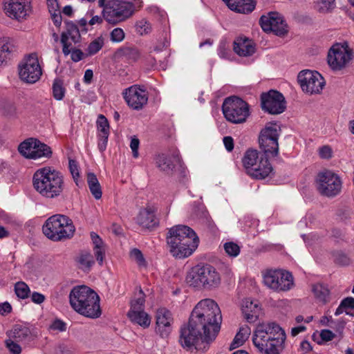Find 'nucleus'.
<instances>
[{"label": "nucleus", "instance_id": "35", "mask_svg": "<svg viewBox=\"0 0 354 354\" xmlns=\"http://www.w3.org/2000/svg\"><path fill=\"white\" fill-rule=\"evenodd\" d=\"M12 46L10 38H0V66L7 63L12 52Z\"/></svg>", "mask_w": 354, "mask_h": 354}, {"label": "nucleus", "instance_id": "64", "mask_svg": "<svg viewBox=\"0 0 354 354\" xmlns=\"http://www.w3.org/2000/svg\"><path fill=\"white\" fill-rule=\"evenodd\" d=\"M104 17L100 16H93L88 21V25L94 26L95 24H101L103 21Z\"/></svg>", "mask_w": 354, "mask_h": 354}, {"label": "nucleus", "instance_id": "61", "mask_svg": "<svg viewBox=\"0 0 354 354\" xmlns=\"http://www.w3.org/2000/svg\"><path fill=\"white\" fill-rule=\"evenodd\" d=\"M139 140L133 137L131 140L130 147L132 150L133 155H138V151L139 147Z\"/></svg>", "mask_w": 354, "mask_h": 354}, {"label": "nucleus", "instance_id": "9", "mask_svg": "<svg viewBox=\"0 0 354 354\" xmlns=\"http://www.w3.org/2000/svg\"><path fill=\"white\" fill-rule=\"evenodd\" d=\"M222 111L225 118L233 124L245 122L250 115L248 104L236 96L229 97L224 100Z\"/></svg>", "mask_w": 354, "mask_h": 354}, {"label": "nucleus", "instance_id": "40", "mask_svg": "<svg viewBox=\"0 0 354 354\" xmlns=\"http://www.w3.org/2000/svg\"><path fill=\"white\" fill-rule=\"evenodd\" d=\"M104 45V39L100 36L93 40L86 48L88 55H93L98 53Z\"/></svg>", "mask_w": 354, "mask_h": 354}, {"label": "nucleus", "instance_id": "13", "mask_svg": "<svg viewBox=\"0 0 354 354\" xmlns=\"http://www.w3.org/2000/svg\"><path fill=\"white\" fill-rule=\"evenodd\" d=\"M315 182L317 189L322 196L332 198L341 192L342 180L337 174L332 171L326 169L319 172Z\"/></svg>", "mask_w": 354, "mask_h": 354}, {"label": "nucleus", "instance_id": "21", "mask_svg": "<svg viewBox=\"0 0 354 354\" xmlns=\"http://www.w3.org/2000/svg\"><path fill=\"white\" fill-rule=\"evenodd\" d=\"M122 95L127 105L133 110L142 109L148 102L147 91L138 85L124 89Z\"/></svg>", "mask_w": 354, "mask_h": 354}, {"label": "nucleus", "instance_id": "22", "mask_svg": "<svg viewBox=\"0 0 354 354\" xmlns=\"http://www.w3.org/2000/svg\"><path fill=\"white\" fill-rule=\"evenodd\" d=\"M17 149L20 155H51L53 153L48 145L32 137L21 142Z\"/></svg>", "mask_w": 354, "mask_h": 354}, {"label": "nucleus", "instance_id": "17", "mask_svg": "<svg viewBox=\"0 0 354 354\" xmlns=\"http://www.w3.org/2000/svg\"><path fill=\"white\" fill-rule=\"evenodd\" d=\"M242 162L248 174L256 179H264L272 170L267 156H243Z\"/></svg>", "mask_w": 354, "mask_h": 354}, {"label": "nucleus", "instance_id": "5", "mask_svg": "<svg viewBox=\"0 0 354 354\" xmlns=\"http://www.w3.org/2000/svg\"><path fill=\"white\" fill-rule=\"evenodd\" d=\"M210 333L203 326L189 319L187 325L181 328L180 342L181 346L188 351L193 348L205 349L216 337Z\"/></svg>", "mask_w": 354, "mask_h": 354}, {"label": "nucleus", "instance_id": "50", "mask_svg": "<svg viewBox=\"0 0 354 354\" xmlns=\"http://www.w3.org/2000/svg\"><path fill=\"white\" fill-rule=\"evenodd\" d=\"M274 346H272L269 343L266 344V346L263 347V349L259 348L258 350L264 354H279V345L280 343H273Z\"/></svg>", "mask_w": 354, "mask_h": 354}, {"label": "nucleus", "instance_id": "55", "mask_svg": "<svg viewBox=\"0 0 354 354\" xmlns=\"http://www.w3.org/2000/svg\"><path fill=\"white\" fill-rule=\"evenodd\" d=\"M223 144L224 146L227 151V152H231L234 149V140L230 136H225L223 138Z\"/></svg>", "mask_w": 354, "mask_h": 354}, {"label": "nucleus", "instance_id": "56", "mask_svg": "<svg viewBox=\"0 0 354 354\" xmlns=\"http://www.w3.org/2000/svg\"><path fill=\"white\" fill-rule=\"evenodd\" d=\"M230 50L225 48V43H221L218 48V54L221 58H227Z\"/></svg>", "mask_w": 354, "mask_h": 354}, {"label": "nucleus", "instance_id": "49", "mask_svg": "<svg viewBox=\"0 0 354 354\" xmlns=\"http://www.w3.org/2000/svg\"><path fill=\"white\" fill-rule=\"evenodd\" d=\"M225 252L230 257H236L240 252L239 246L234 242H227L224 244Z\"/></svg>", "mask_w": 354, "mask_h": 354}, {"label": "nucleus", "instance_id": "28", "mask_svg": "<svg viewBox=\"0 0 354 354\" xmlns=\"http://www.w3.org/2000/svg\"><path fill=\"white\" fill-rule=\"evenodd\" d=\"M234 50L239 56L248 57L254 53L255 46L252 40L240 37L234 41Z\"/></svg>", "mask_w": 354, "mask_h": 354}, {"label": "nucleus", "instance_id": "7", "mask_svg": "<svg viewBox=\"0 0 354 354\" xmlns=\"http://www.w3.org/2000/svg\"><path fill=\"white\" fill-rule=\"evenodd\" d=\"M43 232L49 239L59 241L73 236L75 228L69 217L55 214L48 218L43 225Z\"/></svg>", "mask_w": 354, "mask_h": 354}, {"label": "nucleus", "instance_id": "33", "mask_svg": "<svg viewBox=\"0 0 354 354\" xmlns=\"http://www.w3.org/2000/svg\"><path fill=\"white\" fill-rule=\"evenodd\" d=\"M127 315L132 322L144 328H148L151 324V318L144 310H129Z\"/></svg>", "mask_w": 354, "mask_h": 354}, {"label": "nucleus", "instance_id": "39", "mask_svg": "<svg viewBox=\"0 0 354 354\" xmlns=\"http://www.w3.org/2000/svg\"><path fill=\"white\" fill-rule=\"evenodd\" d=\"M312 291L314 293L315 297L319 301L324 303L326 302L330 292L328 288L326 286L322 283L314 284L312 286Z\"/></svg>", "mask_w": 354, "mask_h": 354}, {"label": "nucleus", "instance_id": "2", "mask_svg": "<svg viewBox=\"0 0 354 354\" xmlns=\"http://www.w3.org/2000/svg\"><path fill=\"white\" fill-rule=\"evenodd\" d=\"M72 308L80 315L89 318H97L101 315L100 297L86 286L74 287L69 295Z\"/></svg>", "mask_w": 354, "mask_h": 354}, {"label": "nucleus", "instance_id": "4", "mask_svg": "<svg viewBox=\"0 0 354 354\" xmlns=\"http://www.w3.org/2000/svg\"><path fill=\"white\" fill-rule=\"evenodd\" d=\"M33 186L42 196L54 198L60 196L64 191V177L55 169L44 167L35 173Z\"/></svg>", "mask_w": 354, "mask_h": 354}, {"label": "nucleus", "instance_id": "16", "mask_svg": "<svg viewBox=\"0 0 354 354\" xmlns=\"http://www.w3.org/2000/svg\"><path fill=\"white\" fill-rule=\"evenodd\" d=\"M3 8L9 18L19 22L28 19L33 12L31 0H3Z\"/></svg>", "mask_w": 354, "mask_h": 354}, {"label": "nucleus", "instance_id": "34", "mask_svg": "<svg viewBox=\"0 0 354 354\" xmlns=\"http://www.w3.org/2000/svg\"><path fill=\"white\" fill-rule=\"evenodd\" d=\"M155 161L157 167L167 174H171L176 167L174 156H156Z\"/></svg>", "mask_w": 354, "mask_h": 354}, {"label": "nucleus", "instance_id": "29", "mask_svg": "<svg viewBox=\"0 0 354 354\" xmlns=\"http://www.w3.org/2000/svg\"><path fill=\"white\" fill-rule=\"evenodd\" d=\"M8 337L14 339L19 342H29L32 339L30 329L24 325L16 324L6 332Z\"/></svg>", "mask_w": 354, "mask_h": 354}, {"label": "nucleus", "instance_id": "27", "mask_svg": "<svg viewBox=\"0 0 354 354\" xmlns=\"http://www.w3.org/2000/svg\"><path fill=\"white\" fill-rule=\"evenodd\" d=\"M77 268L84 272L91 271L92 267L95 265V259L90 251L83 250H80L74 259Z\"/></svg>", "mask_w": 354, "mask_h": 354}, {"label": "nucleus", "instance_id": "31", "mask_svg": "<svg viewBox=\"0 0 354 354\" xmlns=\"http://www.w3.org/2000/svg\"><path fill=\"white\" fill-rule=\"evenodd\" d=\"M242 313L248 322H254L259 315L260 308L257 302L254 303L249 299L243 301Z\"/></svg>", "mask_w": 354, "mask_h": 354}, {"label": "nucleus", "instance_id": "19", "mask_svg": "<svg viewBox=\"0 0 354 354\" xmlns=\"http://www.w3.org/2000/svg\"><path fill=\"white\" fill-rule=\"evenodd\" d=\"M259 24L263 31L283 36L288 31V25L283 16L277 12H270L261 17Z\"/></svg>", "mask_w": 354, "mask_h": 354}, {"label": "nucleus", "instance_id": "37", "mask_svg": "<svg viewBox=\"0 0 354 354\" xmlns=\"http://www.w3.org/2000/svg\"><path fill=\"white\" fill-rule=\"evenodd\" d=\"M87 183L89 189L94 198L97 200L101 198L102 194L101 186L96 176L93 173L88 174Z\"/></svg>", "mask_w": 354, "mask_h": 354}, {"label": "nucleus", "instance_id": "15", "mask_svg": "<svg viewBox=\"0 0 354 354\" xmlns=\"http://www.w3.org/2000/svg\"><path fill=\"white\" fill-rule=\"evenodd\" d=\"M19 78L24 82L34 84L42 75V68L37 53L24 57L18 67Z\"/></svg>", "mask_w": 354, "mask_h": 354}, {"label": "nucleus", "instance_id": "53", "mask_svg": "<svg viewBox=\"0 0 354 354\" xmlns=\"http://www.w3.org/2000/svg\"><path fill=\"white\" fill-rule=\"evenodd\" d=\"M70 54L71 59L73 62H77L83 59L84 54L82 51L80 49H77L76 48H73Z\"/></svg>", "mask_w": 354, "mask_h": 354}, {"label": "nucleus", "instance_id": "11", "mask_svg": "<svg viewBox=\"0 0 354 354\" xmlns=\"http://www.w3.org/2000/svg\"><path fill=\"white\" fill-rule=\"evenodd\" d=\"M134 11L133 3L115 0L110 5L106 6L103 9L102 14L108 24L117 25L130 18L133 15Z\"/></svg>", "mask_w": 354, "mask_h": 354}, {"label": "nucleus", "instance_id": "6", "mask_svg": "<svg viewBox=\"0 0 354 354\" xmlns=\"http://www.w3.org/2000/svg\"><path fill=\"white\" fill-rule=\"evenodd\" d=\"M186 281L190 286L210 290L219 286L221 276L212 265L198 264L187 272Z\"/></svg>", "mask_w": 354, "mask_h": 354}, {"label": "nucleus", "instance_id": "57", "mask_svg": "<svg viewBox=\"0 0 354 354\" xmlns=\"http://www.w3.org/2000/svg\"><path fill=\"white\" fill-rule=\"evenodd\" d=\"M320 337L322 340L328 342L332 340L335 335L329 330H322L320 333Z\"/></svg>", "mask_w": 354, "mask_h": 354}, {"label": "nucleus", "instance_id": "26", "mask_svg": "<svg viewBox=\"0 0 354 354\" xmlns=\"http://www.w3.org/2000/svg\"><path fill=\"white\" fill-rule=\"evenodd\" d=\"M138 223L143 227L151 229L158 224V221L155 215L154 208L147 206L141 209L137 217Z\"/></svg>", "mask_w": 354, "mask_h": 354}, {"label": "nucleus", "instance_id": "45", "mask_svg": "<svg viewBox=\"0 0 354 354\" xmlns=\"http://www.w3.org/2000/svg\"><path fill=\"white\" fill-rule=\"evenodd\" d=\"M130 257L132 260L135 261L139 266L145 267L147 266L144 256L140 250L137 248L133 249L130 252Z\"/></svg>", "mask_w": 354, "mask_h": 354}, {"label": "nucleus", "instance_id": "18", "mask_svg": "<svg viewBox=\"0 0 354 354\" xmlns=\"http://www.w3.org/2000/svg\"><path fill=\"white\" fill-rule=\"evenodd\" d=\"M298 82L302 91L309 94L320 93L325 85L323 77L318 72L309 70L299 73Z\"/></svg>", "mask_w": 354, "mask_h": 354}, {"label": "nucleus", "instance_id": "3", "mask_svg": "<svg viewBox=\"0 0 354 354\" xmlns=\"http://www.w3.org/2000/svg\"><path fill=\"white\" fill-rule=\"evenodd\" d=\"M189 319L209 330L213 336H217L222 322V316L218 304L211 299L200 301L193 309Z\"/></svg>", "mask_w": 354, "mask_h": 354}, {"label": "nucleus", "instance_id": "36", "mask_svg": "<svg viewBox=\"0 0 354 354\" xmlns=\"http://www.w3.org/2000/svg\"><path fill=\"white\" fill-rule=\"evenodd\" d=\"M251 333L250 328L248 325H244L239 328V332L235 335L233 342L230 345V349H234L241 345L248 339Z\"/></svg>", "mask_w": 354, "mask_h": 354}, {"label": "nucleus", "instance_id": "32", "mask_svg": "<svg viewBox=\"0 0 354 354\" xmlns=\"http://www.w3.org/2000/svg\"><path fill=\"white\" fill-rule=\"evenodd\" d=\"M91 239L93 244V251L96 260L98 264L102 266L105 257L106 245L95 232H91Z\"/></svg>", "mask_w": 354, "mask_h": 354}, {"label": "nucleus", "instance_id": "23", "mask_svg": "<svg viewBox=\"0 0 354 354\" xmlns=\"http://www.w3.org/2000/svg\"><path fill=\"white\" fill-rule=\"evenodd\" d=\"M173 317L165 308H158L156 313V333L161 337H167L172 330Z\"/></svg>", "mask_w": 354, "mask_h": 354}, {"label": "nucleus", "instance_id": "60", "mask_svg": "<svg viewBox=\"0 0 354 354\" xmlns=\"http://www.w3.org/2000/svg\"><path fill=\"white\" fill-rule=\"evenodd\" d=\"M47 6L50 12H57L59 10V3L57 0H46Z\"/></svg>", "mask_w": 354, "mask_h": 354}, {"label": "nucleus", "instance_id": "58", "mask_svg": "<svg viewBox=\"0 0 354 354\" xmlns=\"http://www.w3.org/2000/svg\"><path fill=\"white\" fill-rule=\"evenodd\" d=\"M31 299H32V302L37 304H40L44 301L45 297L44 295H42L41 293L34 292L32 294Z\"/></svg>", "mask_w": 354, "mask_h": 354}, {"label": "nucleus", "instance_id": "44", "mask_svg": "<svg viewBox=\"0 0 354 354\" xmlns=\"http://www.w3.org/2000/svg\"><path fill=\"white\" fill-rule=\"evenodd\" d=\"M136 30L140 35H147L151 31V26L149 21L142 19L136 22Z\"/></svg>", "mask_w": 354, "mask_h": 354}, {"label": "nucleus", "instance_id": "63", "mask_svg": "<svg viewBox=\"0 0 354 354\" xmlns=\"http://www.w3.org/2000/svg\"><path fill=\"white\" fill-rule=\"evenodd\" d=\"M332 153L333 150L328 145H324L319 149V155H331Z\"/></svg>", "mask_w": 354, "mask_h": 354}, {"label": "nucleus", "instance_id": "51", "mask_svg": "<svg viewBox=\"0 0 354 354\" xmlns=\"http://www.w3.org/2000/svg\"><path fill=\"white\" fill-rule=\"evenodd\" d=\"M50 328L52 330H58L61 332L65 331L66 330V324L60 319L55 320L50 325Z\"/></svg>", "mask_w": 354, "mask_h": 354}, {"label": "nucleus", "instance_id": "30", "mask_svg": "<svg viewBox=\"0 0 354 354\" xmlns=\"http://www.w3.org/2000/svg\"><path fill=\"white\" fill-rule=\"evenodd\" d=\"M227 7L239 13L251 12L255 8L254 0H223Z\"/></svg>", "mask_w": 354, "mask_h": 354}, {"label": "nucleus", "instance_id": "25", "mask_svg": "<svg viewBox=\"0 0 354 354\" xmlns=\"http://www.w3.org/2000/svg\"><path fill=\"white\" fill-rule=\"evenodd\" d=\"M98 148L100 151L102 153L106 147L108 138L109 136V123L106 117L102 114L99 115L96 121Z\"/></svg>", "mask_w": 354, "mask_h": 354}, {"label": "nucleus", "instance_id": "48", "mask_svg": "<svg viewBox=\"0 0 354 354\" xmlns=\"http://www.w3.org/2000/svg\"><path fill=\"white\" fill-rule=\"evenodd\" d=\"M125 34L120 28H115L110 32V39L113 43H120L124 39Z\"/></svg>", "mask_w": 354, "mask_h": 354}, {"label": "nucleus", "instance_id": "10", "mask_svg": "<svg viewBox=\"0 0 354 354\" xmlns=\"http://www.w3.org/2000/svg\"><path fill=\"white\" fill-rule=\"evenodd\" d=\"M353 57V51L346 42L335 43L328 51L327 63L332 71H341L350 65Z\"/></svg>", "mask_w": 354, "mask_h": 354}, {"label": "nucleus", "instance_id": "14", "mask_svg": "<svg viewBox=\"0 0 354 354\" xmlns=\"http://www.w3.org/2000/svg\"><path fill=\"white\" fill-rule=\"evenodd\" d=\"M280 336L283 337L284 333L281 328L271 323L267 325L261 324L257 326L252 337L254 346L259 349H263L267 343L274 346L273 343H280Z\"/></svg>", "mask_w": 354, "mask_h": 354}, {"label": "nucleus", "instance_id": "46", "mask_svg": "<svg viewBox=\"0 0 354 354\" xmlns=\"http://www.w3.org/2000/svg\"><path fill=\"white\" fill-rule=\"evenodd\" d=\"M68 169L75 184L78 185V178L80 177V172L77 162L73 159H69Z\"/></svg>", "mask_w": 354, "mask_h": 354}, {"label": "nucleus", "instance_id": "54", "mask_svg": "<svg viewBox=\"0 0 354 354\" xmlns=\"http://www.w3.org/2000/svg\"><path fill=\"white\" fill-rule=\"evenodd\" d=\"M341 307H344V309L351 308L354 309V298L351 297H348L344 298L341 301Z\"/></svg>", "mask_w": 354, "mask_h": 354}, {"label": "nucleus", "instance_id": "41", "mask_svg": "<svg viewBox=\"0 0 354 354\" xmlns=\"http://www.w3.org/2000/svg\"><path fill=\"white\" fill-rule=\"evenodd\" d=\"M15 292L17 297L24 299L29 297L30 290L25 282L19 281L15 285Z\"/></svg>", "mask_w": 354, "mask_h": 354}, {"label": "nucleus", "instance_id": "1", "mask_svg": "<svg viewBox=\"0 0 354 354\" xmlns=\"http://www.w3.org/2000/svg\"><path fill=\"white\" fill-rule=\"evenodd\" d=\"M167 236L171 254L178 259L190 256L198 248L199 239L195 232L187 225H176L170 228Z\"/></svg>", "mask_w": 354, "mask_h": 354}, {"label": "nucleus", "instance_id": "20", "mask_svg": "<svg viewBox=\"0 0 354 354\" xmlns=\"http://www.w3.org/2000/svg\"><path fill=\"white\" fill-rule=\"evenodd\" d=\"M261 100L262 109L269 113L279 114L286 109L285 98L277 91L271 90L267 93H263Z\"/></svg>", "mask_w": 354, "mask_h": 354}, {"label": "nucleus", "instance_id": "12", "mask_svg": "<svg viewBox=\"0 0 354 354\" xmlns=\"http://www.w3.org/2000/svg\"><path fill=\"white\" fill-rule=\"evenodd\" d=\"M263 278L265 286L276 292L288 291L294 286L292 274L284 270H268Z\"/></svg>", "mask_w": 354, "mask_h": 354}, {"label": "nucleus", "instance_id": "62", "mask_svg": "<svg viewBox=\"0 0 354 354\" xmlns=\"http://www.w3.org/2000/svg\"><path fill=\"white\" fill-rule=\"evenodd\" d=\"M54 22V24L56 26H59L62 24V17L60 15V11L57 10V12H50Z\"/></svg>", "mask_w": 354, "mask_h": 354}, {"label": "nucleus", "instance_id": "47", "mask_svg": "<svg viewBox=\"0 0 354 354\" xmlns=\"http://www.w3.org/2000/svg\"><path fill=\"white\" fill-rule=\"evenodd\" d=\"M19 343V342L15 341V339H11V338L9 337L5 341L6 348L12 354H20L21 353V347Z\"/></svg>", "mask_w": 354, "mask_h": 354}, {"label": "nucleus", "instance_id": "52", "mask_svg": "<svg viewBox=\"0 0 354 354\" xmlns=\"http://www.w3.org/2000/svg\"><path fill=\"white\" fill-rule=\"evenodd\" d=\"M335 261L337 263L342 266H347L351 263L350 258L344 253L337 254Z\"/></svg>", "mask_w": 354, "mask_h": 354}, {"label": "nucleus", "instance_id": "59", "mask_svg": "<svg viewBox=\"0 0 354 354\" xmlns=\"http://www.w3.org/2000/svg\"><path fill=\"white\" fill-rule=\"evenodd\" d=\"M12 310V306L8 302H4L0 304V315H6Z\"/></svg>", "mask_w": 354, "mask_h": 354}, {"label": "nucleus", "instance_id": "38", "mask_svg": "<svg viewBox=\"0 0 354 354\" xmlns=\"http://www.w3.org/2000/svg\"><path fill=\"white\" fill-rule=\"evenodd\" d=\"M145 302V295L140 287L138 291L134 293L133 297L131 301L130 310H144Z\"/></svg>", "mask_w": 354, "mask_h": 354}, {"label": "nucleus", "instance_id": "42", "mask_svg": "<svg viewBox=\"0 0 354 354\" xmlns=\"http://www.w3.org/2000/svg\"><path fill=\"white\" fill-rule=\"evenodd\" d=\"M335 6V0H321L315 5L317 10L322 13H326L332 11Z\"/></svg>", "mask_w": 354, "mask_h": 354}, {"label": "nucleus", "instance_id": "43", "mask_svg": "<svg viewBox=\"0 0 354 354\" xmlns=\"http://www.w3.org/2000/svg\"><path fill=\"white\" fill-rule=\"evenodd\" d=\"M53 95L57 100H61L65 95V88L60 80H55L53 84Z\"/></svg>", "mask_w": 354, "mask_h": 354}, {"label": "nucleus", "instance_id": "24", "mask_svg": "<svg viewBox=\"0 0 354 354\" xmlns=\"http://www.w3.org/2000/svg\"><path fill=\"white\" fill-rule=\"evenodd\" d=\"M80 33L78 28L74 24H68L66 29L61 35V44L62 52L67 56L71 50L75 48V45L80 41Z\"/></svg>", "mask_w": 354, "mask_h": 354}, {"label": "nucleus", "instance_id": "8", "mask_svg": "<svg viewBox=\"0 0 354 354\" xmlns=\"http://www.w3.org/2000/svg\"><path fill=\"white\" fill-rule=\"evenodd\" d=\"M280 133V125L275 121L267 122L261 129L258 142L259 149L264 155H278Z\"/></svg>", "mask_w": 354, "mask_h": 354}]
</instances>
